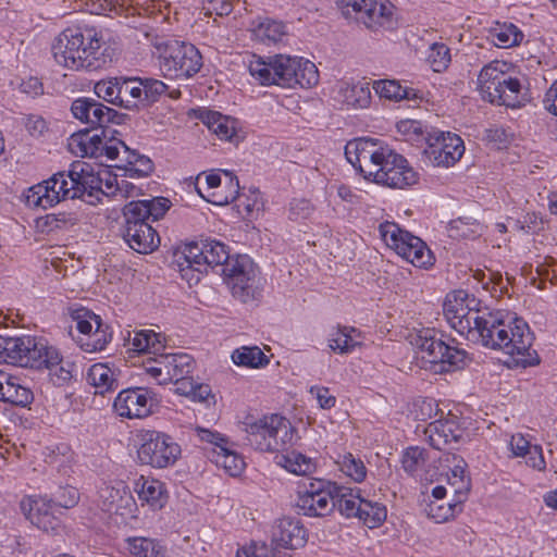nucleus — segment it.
<instances>
[{"label":"nucleus","instance_id":"obj_1","mask_svg":"<svg viewBox=\"0 0 557 557\" xmlns=\"http://www.w3.org/2000/svg\"><path fill=\"white\" fill-rule=\"evenodd\" d=\"M470 339L487 348L503 350L522 368L540 362L536 351L531 349L533 335L529 325L518 318L506 322L498 312H484Z\"/></svg>","mask_w":557,"mask_h":557},{"label":"nucleus","instance_id":"obj_2","mask_svg":"<svg viewBox=\"0 0 557 557\" xmlns=\"http://www.w3.org/2000/svg\"><path fill=\"white\" fill-rule=\"evenodd\" d=\"M102 44V36L95 27H67L53 42L52 55L65 69L96 71L108 63Z\"/></svg>","mask_w":557,"mask_h":557},{"label":"nucleus","instance_id":"obj_3","mask_svg":"<svg viewBox=\"0 0 557 557\" xmlns=\"http://www.w3.org/2000/svg\"><path fill=\"white\" fill-rule=\"evenodd\" d=\"M248 70L261 85L287 88L299 85L302 88H310L319 82V72L314 63L286 54H277L269 62L253 55Z\"/></svg>","mask_w":557,"mask_h":557},{"label":"nucleus","instance_id":"obj_4","mask_svg":"<svg viewBox=\"0 0 557 557\" xmlns=\"http://www.w3.org/2000/svg\"><path fill=\"white\" fill-rule=\"evenodd\" d=\"M247 444L262 453L285 450L293 443L294 429L285 417L271 413L244 422Z\"/></svg>","mask_w":557,"mask_h":557},{"label":"nucleus","instance_id":"obj_5","mask_svg":"<svg viewBox=\"0 0 557 557\" xmlns=\"http://www.w3.org/2000/svg\"><path fill=\"white\" fill-rule=\"evenodd\" d=\"M153 47V54L158 58L159 69L164 77L187 79L197 74L202 66V57L191 44L156 38Z\"/></svg>","mask_w":557,"mask_h":557},{"label":"nucleus","instance_id":"obj_6","mask_svg":"<svg viewBox=\"0 0 557 557\" xmlns=\"http://www.w3.org/2000/svg\"><path fill=\"white\" fill-rule=\"evenodd\" d=\"M416 346L422 354V359L434 364L436 372H450L463 368L467 352L463 349L450 347L442 338L436 337L434 330L422 331Z\"/></svg>","mask_w":557,"mask_h":557},{"label":"nucleus","instance_id":"obj_7","mask_svg":"<svg viewBox=\"0 0 557 557\" xmlns=\"http://www.w3.org/2000/svg\"><path fill=\"white\" fill-rule=\"evenodd\" d=\"M138 459L153 468H166L175 463L181 455L180 445L174 440L156 430H143L138 433Z\"/></svg>","mask_w":557,"mask_h":557},{"label":"nucleus","instance_id":"obj_8","mask_svg":"<svg viewBox=\"0 0 557 557\" xmlns=\"http://www.w3.org/2000/svg\"><path fill=\"white\" fill-rule=\"evenodd\" d=\"M222 274L233 296L239 301L247 304L260 296L257 271L247 256H237L222 269Z\"/></svg>","mask_w":557,"mask_h":557},{"label":"nucleus","instance_id":"obj_9","mask_svg":"<svg viewBox=\"0 0 557 557\" xmlns=\"http://www.w3.org/2000/svg\"><path fill=\"white\" fill-rule=\"evenodd\" d=\"M355 21L371 32L393 30L398 26L396 7L389 0H350Z\"/></svg>","mask_w":557,"mask_h":557},{"label":"nucleus","instance_id":"obj_10","mask_svg":"<svg viewBox=\"0 0 557 557\" xmlns=\"http://www.w3.org/2000/svg\"><path fill=\"white\" fill-rule=\"evenodd\" d=\"M354 148L355 160L350 159V165L364 180L372 182L379 173V168L392 152L387 146L374 138L358 137L350 140Z\"/></svg>","mask_w":557,"mask_h":557},{"label":"nucleus","instance_id":"obj_11","mask_svg":"<svg viewBox=\"0 0 557 557\" xmlns=\"http://www.w3.org/2000/svg\"><path fill=\"white\" fill-rule=\"evenodd\" d=\"M469 490H455L448 495L447 490H431V493L422 492L421 506L426 516L436 523H443L454 519L462 511V504L468 498Z\"/></svg>","mask_w":557,"mask_h":557},{"label":"nucleus","instance_id":"obj_12","mask_svg":"<svg viewBox=\"0 0 557 557\" xmlns=\"http://www.w3.org/2000/svg\"><path fill=\"white\" fill-rule=\"evenodd\" d=\"M77 197H79V187L77 185L72 186L71 180L67 181L65 174L59 172L48 181L30 187L27 201L46 209L59 203L61 200Z\"/></svg>","mask_w":557,"mask_h":557},{"label":"nucleus","instance_id":"obj_13","mask_svg":"<svg viewBox=\"0 0 557 557\" xmlns=\"http://www.w3.org/2000/svg\"><path fill=\"white\" fill-rule=\"evenodd\" d=\"M36 352L33 350L32 356L35 360L27 368L47 369L54 384H63L72 379L73 363L64 361L59 350L50 346L42 337H37Z\"/></svg>","mask_w":557,"mask_h":557},{"label":"nucleus","instance_id":"obj_14","mask_svg":"<svg viewBox=\"0 0 557 557\" xmlns=\"http://www.w3.org/2000/svg\"><path fill=\"white\" fill-rule=\"evenodd\" d=\"M21 509L38 529L54 533L61 528V521L57 516L58 507H54V500L45 495H30L21 502Z\"/></svg>","mask_w":557,"mask_h":557},{"label":"nucleus","instance_id":"obj_15","mask_svg":"<svg viewBox=\"0 0 557 557\" xmlns=\"http://www.w3.org/2000/svg\"><path fill=\"white\" fill-rule=\"evenodd\" d=\"M183 256L198 265H203L205 270L214 267L223 269L234 260L231 258L226 245L215 239L188 243L183 248Z\"/></svg>","mask_w":557,"mask_h":557},{"label":"nucleus","instance_id":"obj_16","mask_svg":"<svg viewBox=\"0 0 557 557\" xmlns=\"http://www.w3.org/2000/svg\"><path fill=\"white\" fill-rule=\"evenodd\" d=\"M158 404L156 394L143 387L127 388L119 393L113 407L120 417L145 418L152 413Z\"/></svg>","mask_w":557,"mask_h":557},{"label":"nucleus","instance_id":"obj_17","mask_svg":"<svg viewBox=\"0 0 557 557\" xmlns=\"http://www.w3.org/2000/svg\"><path fill=\"white\" fill-rule=\"evenodd\" d=\"M71 111L75 119L89 124L94 131L106 127L109 123L122 124L125 114L100 103L92 98H78L73 101Z\"/></svg>","mask_w":557,"mask_h":557},{"label":"nucleus","instance_id":"obj_18","mask_svg":"<svg viewBox=\"0 0 557 557\" xmlns=\"http://www.w3.org/2000/svg\"><path fill=\"white\" fill-rule=\"evenodd\" d=\"M465 153L463 140L453 133H441L430 139L424 154L435 166H453Z\"/></svg>","mask_w":557,"mask_h":557},{"label":"nucleus","instance_id":"obj_19","mask_svg":"<svg viewBox=\"0 0 557 557\" xmlns=\"http://www.w3.org/2000/svg\"><path fill=\"white\" fill-rule=\"evenodd\" d=\"M372 182L403 189L418 182V173L401 154L392 150L385 163L379 168V173Z\"/></svg>","mask_w":557,"mask_h":557},{"label":"nucleus","instance_id":"obj_20","mask_svg":"<svg viewBox=\"0 0 557 557\" xmlns=\"http://www.w3.org/2000/svg\"><path fill=\"white\" fill-rule=\"evenodd\" d=\"M271 541L276 547L298 549L308 541V532L301 521L295 517H282L273 522Z\"/></svg>","mask_w":557,"mask_h":557},{"label":"nucleus","instance_id":"obj_21","mask_svg":"<svg viewBox=\"0 0 557 557\" xmlns=\"http://www.w3.org/2000/svg\"><path fill=\"white\" fill-rule=\"evenodd\" d=\"M124 238L128 246L138 253H150L160 245L157 231L145 220L124 216Z\"/></svg>","mask_w":557,"mask_h":557},{"label":"nucleus","instance_id":"obj_22","mask_svg":"<svg viewBox=\"0 0 557 557\" xmlns=\"http://www.w3.org/2000/svg\"><path fill=\"white\" fill-rule=\"evenodd\" d=\"M424 435L430 446L437 450H444L462 440L463 430L460 428L457 418L449 416L429 423L424 429Z\"/></svg>","mask_w":557,"mask_h":557},{"label":"nucleus","instance_id":"obj_23","mask_svg":"<svg viewBox=\"0 0 557 557\" xmlns=\"http://www.w3.org/2000/svg\"><path fill=\"white\" fill-rule=\"evenodd\" d=\"M37 337H2L0 336V363H11L20 367H28L30 360L34 362L32 351L36 352Z\"/></svg>","mask_w":557,"mask_h":557},{"label":"nucleus","instance_id":"obj_24","mask_svg":"<svg viewBox=\"0 0 557 557\" xmlns=\"http://www.w3.org/2000/svg\"><path fill=\"white\" fill-rule=\"evenodd\" d=\"M442 472L436 480H430L431 483L437 482L435 487H444L443 483L449 485H462L469 487L471 484L470 473L467 461L459 455L447 453L440 458Z\"/></svg>","mask_w":557,"mask_h":557},{"label":"nucleus","instance_id":"obj_25","mask_svg":"<svg viewBox=\"0 0 557 557\" xmlns=\"http://www.w3.org/2000/svg\"><path fill=\"white\" fill-rule=\"evenodd\" d=\"M296 505L306 516L322 517L334 509L335 496L331 490H306L299 492Z\"/></svg>","mask_w":557,"mask_h":557},{"label":"nucleus","instance_id":"obj_26","mask_svg":"<svg viewBox=\"0 0 557 557\" xmlns=\"http://www.w3.org/2000/svg\"><path fill=\"white\" fill-rule=\"evenodd\" d=\"M98 131L85 129L73 134L69 139V149L72 153L81 157H101V146L104 143V127Z\"/></svg>","mask_w":557,"mask_h":557},{"label":"nucleus","instance_id":"obj_27","mask_svg":"<svg viewBox=\"0 0 557 557\" xmlns=\"http://www.w3.org/2000/svg\"><path fill=\"white\" fill-rule=\"evenodd\" d=\"M521 84L518 78L505 75L496 81L490 88V92L482 94V97L492 103L516 108L520 104L519 95Z\"/></svg>","mask_w":557,"mask_h":557},{"label":"nucleus","instance_id":"obj_28","mask_svg":"<svg viewBox=\"0 0 557 557\" xmlns=\"http://www.w3.org/2000/svg\"><path fill=\"white\" fill-rule=\"evenodd\" d=\"M395 252L419 268H426L433 263V256L425 243L407 232L405 238L400 240L399 248Z\"/></svg>","mask_w":557,"mask_h":557},{"label":"nucleus","instance_id":"obj_29","mask_svg":"<svg viewBox=\"0 0 557 557\" xmlns=\"http://www.w3.org/2000/svg\"><path fill=\"white\" fill-rule=\"evenodd\" d=\"M170 209V200L164 197H156L149 200L131 201L123 209L124 216L141 219L146 222L151 218L157 221Z\"/></svg>","mask_w":557,"mask_h":557},{"label":"nucleus","instance_id":"obj_30","mask_svg":"<svg viewBox=\"0 0 557 557\" xmlns=\"http://www.w3.org/2000/svg\"><path fill=\"white\" fill-rule=\"evenodd\" d=\"M67 177L71 178L72 186L77 185L79 187V197L85 193H87L90 197L97 194H101L102 170L97 174H94L89 165L76 164L73 165V169L69 172Z\"/></svg>","mask_w":557,"mask_h":557},{"label":"nucleus","instance_id":"obj_31","mask_svg":"<svg viewBox=\"0 0 557 557\" xmlns=\"http://www.w3.org/2000/svg\"><path fill=\"white\" fill-rule=\"evenodd\" d=\"M475 305L476 299L472 297L463 308H460L458 312H456L455 319L447 320L453 329H455L461 335H467L469 339L472 336V331L478 327L482 314L485 312L475 309Z\"/></svg>","mask_w":557,"mask_h":557},{"label":"nucleus","instance_id":"obj_32","mask_svg":"<svg viewBox=\"0 0 557 557\" xmlns=\"http://www.w3.org/2000/svg\"><path fill=\"white\" fill-rule=\"evenodd\" d=\"M374 89L380 97L388 100H409L416 102L423 100V92L421 90L401 86L397 81L384 79L375 82Z\"/></svg>","mask_w":557,"mask_h":557},{"label":"nucleus","instance_id":"obj_33","mask_svg":"<svg viewBox=\"0 0 557 557\" xmlns=\"http://www.w3.org/2000/svg\"><path fill=\"white\" fill-rule=\"evenodd\" d=\"M199 119L220 139L231 140L236 134V121L218 111L203 110L200 112Z\"/></svg>","mask_w":557,"mask_h":557},{"label":"nucleus","instance_id":"obj_34","mask_svg":"<svg viewBox=\"0 0 557 557\" xmlns=\"http://www.w3.org/2000/svg\"><path fill=\"white\" fill-rule=\"evenodd\" d=\"M34 396L32 391L21 384V380L8 374L7 380L0 388V400L16 406H26L32 403Z\"/></svg>","mask_w":557,"mask_h":557},{"label":"nucleus","instance_id":"obj_35","mask_svg":"<svg viewBox=\"0 0 557 557\" xmlns=\"http://www.w3.org/2000/svg\"><path fill=\"white\" fill-rule=\"evenodd\" d=\"M251 33L256 40L263 44H276L286 34L281 22L261 17L251 22Z\"/></svg>","mask_w":557,"mask_h":557},{"label":"nucleus","instance_id":"obj_36","mask_svg":"<svg viewBox=\"0 0 557 557\" xmlns=\"http://www.w3.org/2000/svg\"><path fill=\"white\" fill-rule=\"evenodd\" d=\"M141 81L138 77L134 78H120L117 94V106L128 109L138 110L141 104Z\"/></svg>","mask_w":557,"mask_h":557},{"label":"nucleus","instance_id":"obj_37","mask_svg":"<svg viewBox=\"0 0 557 557\" xmlns=\"http://www.w3.org/2000/svg\"><path fill=\"white\" fill-rule=\"evenodd\" d=\"M87 380L100 394L119 386L115 371L106 363L92 364L88 370Z\"/></svg>","mask_w":557,"mask_h":557},{"label":"nucleus","instance_id":"obj_38","mask_svg":"<svg viewBox=\"0 0 557 557\" xmlns=\"http://www.w3.org/2000/svg\"><path fill=\"white\" fill-rule=\"evenodd\" d=\"M90 319L94 320L96 329L85 339L81 338L78 343L81 348L87 352L101 351L111 341V333L109 326L103 324L99 315H90Z\"/></svg>","mask_w":557,"mask_h":557},{"label":"nucleus","instance_id":"obj_39","mask_svg":"<svg viewBox=\"0 0 557 557\" xmlns=\"http://www.w3.org/2000/svg\"><path fill=\"white\" fill-rule=\"evenodd\" d=\"M355 517L369 529L377 528L386 519V509L379 503L361 499Z\"/></svg>","mask_w":557,"mask_h":557},{"label":"nucleus","instance_id":"obj_40","mask_svg":"<svg viewBox=\"0 0 557 557\" xmlns=\"http://www.w3.org/2000/svg\"><path fill=\"white\" fill-rule=\"evenodd\" d=\"M507 63L502 61H493L486 64L480 72L478 85L481 94L490 92L491 86L498 79H502L506 73Z\"/></svg>","mask_w":557,"mask_h":557},{"label":"nucleus","instance_id":"obj_41","mask_svg":"<svg viewBox=\"0 0 557 557\" xmlns=\"http://www.w3.org/2000/svg\"><path fill=\"white\" fill-rule=\"evenodd\" d=\"M215 463L231 476L240 474L245 467L244 459L225 446H220V449L215 451Z\"/></svg>","mask_w":557,"mask_h":557},{"label":"nucleus","instance_id":"obj_42","mask_svg":"<svg viewBox=\"0 0 557 557\" xmlns=\"http://www.w3.org/2000/svg\"><path fill=\"white\" fill-rule=\"evenodd\" d=\"M233 361L238 366L258 368L269 362L259 347H242L232 354Z\"/></svg>","mask_w":557,"mask_h":557},{"label":"nucleus","instance_id":"obj_43","mask_svg":"<svg viewBox=\"0 0 557 557\" xmlns=\"http://www.w3.org/2000/svg\"><path fill=\"white\" fill-rule=\"evenodd\" d=\"M129 552L135 557H164V548L154 540L146 537L133 539Z\"/></svg>","mask_w":557,"mask_h":557},{"label":"nucleus","instance_id":"obj_44","mask_svg":"<svg viewBox=\"0 0 557 557\" xmlns=\"http://www.w3.org/2000/svg\"><path fill=\"white\" fill-rule=\"evenodd\" d=\"M141 104L148 107L159 100V98L169 89L162 81L145 77L140 78Z\"/></svg>","mask_w":557,"mask_h":557},{"label":"nucleus","instance_id":"obj_45","mask_svg":"<svg viewBox=\"0 0 557 557\" xmlns=\"http://www.w3.org/2000/svg\"><path fill=\"white\" fill-rule=\"evenodd\" d=\"M175 258L178 271L181 272L182 277L187 281L189 286L197 284L201 278V274L207 272V270L203 269V265H198L183 256V250L175 253Z\"/></svg>","mask_w":557,"mask_h":557},{"label":"nucleus","instance_id":"obj_46","mask_svg":"<svg viewBox=\"0 0 557 557\" xmlns=\"http://www.w3.org/2000/svg\"><path fill=\"white\" fill-rule=\"evenodd\" d=\"M426 461V451L424 448L414 446L407 448L401 458L403 468L409 474H414Z\"/></svg>","mask_w":557,"mask_h":557},{"label":"nucleus","instance_id":"obj_47","mask_svg":"<svg viewBox=\"0 0 557 557\" xmlns=\"http://www.w3.org/2000/svg\"><path fill=\"white\" fill-rule=\"evenodd\" d=\"M494 38L496 46L507 48L519 45L523 34L513 24H505L495 30Z\"/></svg>","mask_w":557,"mask_h":557},{"label":"nucleus","instance_id":"obj_48","mask_svg":"<svg viewBox=\"0 0 557 557\" xmlns=\"http://www.w3.org/2000/svg\"><path fill=\"white\" fill-rule=\"evenodd\" d=\"M379 233L386 246L395 251L396 248H399L400 240L405 238L407 231L401 230L399 225L394 222L386 221L379 225Z\"/></svg>","mask_w":557,"mask_h":557},{"label":"nucleus","instance_id":"obj_49","mask_svg":"<svg viewBox=\"0 0 557 557\" xmlns=\"http://www.w3.org/2000/svg\"><path fill=\"white\" fill-rule=\"evenodd\" d=\"M470 300L471 298L469 297V294L462 289L447 294L443 305V311L446 320L455 319L456 312H458L460 308H463Z\"/></svg>","mask_w":557,"mask_h":557},{"label":"nucleus","instance_id":"obj_50","mask_svg":"<svg viewBox=\"0 0 557 557\" xmlns=\"http://www.w3.org/2000/svg\"><path fill=\"white\" fill-rule=\"evenodd\" d=\"M141 506L147 505L152 510L162 509L168 503L166 490H135Z\"/></svg>","mask_w":557,"mask_h":557},{"label":"nucleus","instance_id":"obj_51","mask_svg":"<svg viewBox=\"0 0 557 557\" xmlns=\"http://www.w3.org/2000/svg\"><path fill=\"white\" fill-rule=\"evenodd\" d=\"M172 360L175 361L174 383L178 385L177 387H183L189 380L193 379L189 377L188 374L194 369V359L187 354H177L176 359Z\"/></svg>","mask_w":557,"mask_h":557},{"label":"nucleus","instance_id":"obj_52","mask_svg":"<svg viewBox=\"0 0 557 557\" xmlns=\"http://www.w3.org/2000/svg\"><path fill=\"white\" fill-rule=\"evenodd\" d=\"M428 60L434 72L446 70L450 63L449 48L444 44H433Z\"/></svg>","mask_w":557,"mask_h":557},{"label":"nucleus","instance_id":"obj_53","mask_svg":"<svg viewBox=\"0 0 557 557\" xmlns=\"http://www.w3.org/2000/svg\"><path fill=\"white\" fill-rule=\"evenodd\" d=\"M372 100L370 83L362 81L350 88V107L355 109L369 108Z\"/></svg>","mask_w":557,"mask_h":557},{"label":"nucleus","instance_id":"obj_54","mask_svg":"<svg viewBox=\"0 0 557 557\" xmlns=\"http://www.w3.org/2000/svg\"><path fill=\"white\" fill-rule=\"evenodd\" d=\"M120 78L114 77L110 79H102L96 83L94 90L98 98L106 100L109 103L117 106V94Z\"/></svg>","mask_w":557,"mask_h":557},{"label":"nucleus","instance_id":"obj_55","mask_svg":"<svg viewBox=\"0 0 557 557\" xmlns=\"http://www.w3.org/2000/svg\"><path fill=\"white\" fill-rule=\"evenodd\" d=\"M177 391L190 396L194 400L209 403V400L212 399L214 401L211 387L208 384H198L193 379L183 387H177Z\"/></svg>","mask_w":557,"mask_h":557},{"label":"nucleus","instance_id":"obj_56","mask_svg":"<svg viewBox=\"0 0 557 557\" xmlns=\"http://www.w3.org/2000/svg\"><path fill=\"white\" fill-rule=\"evenodd\" d=\"M128 186V181H117L116 175L112 174L108 170H102V189L101 195L103 196H115L117 190H121L123 186Z\"/></svg>","mask_w":557,"mask_h":557},{"label":"nucleus","instance_id":"obj_57","mask_svg":"<svg viewBox=\"0 0 557 557\" xmlns=\"http://www.w3.org/2000/svg\"><path fill=\"white\" fill-rule=\"evenodd\" d=\"M202 11L206 16H226L233 11V5L228 0H205Z\"/></svg>","mask_w":557,"mask_h":557},{"label":"nucleus","instance_id":"obj_58","mask_svg":"<svg viewBox=\"0 0 557 557\" xmlns=\"http://www.w3.org/2000/svg\"><path fill=\"white\" fill-rule=\"evenodd\" d=\"M157 341V333L151 330H140L134 332L133 338H131L132 348L138 352H147L149 348V339Z\"/></svg>","mask_w":557,"mask_h":557},{"label":"nucleus","instance_id":"obj_59","mask_svg":"<svg viewBox=\"0 0 557 557\" xmlns=\"http://www.w3.org/2000/svg\"><path fill=\"white\" fill-rule=\"evenodd\" d=\"M58 492L59 493L53 497V500L54 507H58L59 510L61 508H72L79 500L78 490H69L67 494L65 493V490H58Z\"/></svg>","mask_w":557,"mask_h":557},{"label":"nucleus","instance_id":"obj_60","mask_svg":"<svg viewBox=\"0 0 557 557\" xmlns=\"http://www.w3.org/2000/svg\"><path fill=\"white\" fill-rule=\"evenodd\" d=\"M137 159L135 161L137 162V165L127 168L126 171L128 172L129 177H146L151 174L153 171V163L152 161L146 157V156H137Z\"/></svg>","mask_w":557,"mask_h":557},{"label":"nucleus","instance_id":"obj_61","mask_svg":"<svg viewBox=\"0 0 557 557\" xmlns=\"http://www.w3.org/2000/svg\"><path fill=\"white\" fill-rule=\"evenodd\" d=\"M90 315L96 314L85 309L77 310L73 314V319L76 321L77 330L86 336H88L92 331L94 320L90 319Z\"/></svg>","mask_w":557,"mask_h":557},{"label":"nucleus","instance_id":"obj_62","mask_svg":"<svg viewBox=\"0 0 557 557\" xmlns=\"http://www.w3.org/2000/svg\"><path fill=\"white\" fill-rule=\"evenodd\" d=\"M288 466H285L290 472L296 474H306L311 470V461L301 454L294 455L292 458H286Z\"/></svg>","mask_w":557,"mask_h":557},{"label":"nucleus","instance_id":"obj_63","mask_svg":"<svg viewBox=\"0 0 557 557\" xmlns=\"http://www.w3.org/2000/svg\"><path fill=\"white\" fill-rule=\"evenodd\" d=\"M522 458H524L525 463L533 469H545L543 450L542 447L539 445H533V447L530 450H528L527 454L522 456Z\"/></svg>","mask_w":557,"mask_h":557},{"label":"nucleus","instance_id":"obj_64","mask_svg":"<svg viewBox=\"0 0 557 557\" xmlns=\"http://www.w3.org/2000/svg\"><path fill=\"white\" fill-rule=\"evenodd\" d=\"M255 557H287L285 553H282L280 547H270L265 542H253Z\"/></svg>","mask_w":557,"mask_h":557}]
</instances>
